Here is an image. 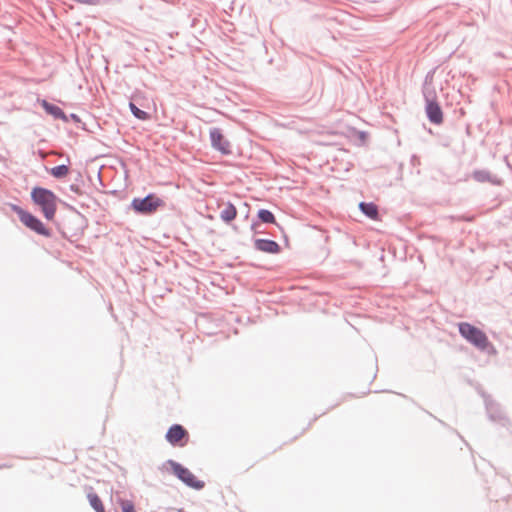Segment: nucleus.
Returning <instances> with one entry per match:
<instances>
[{"mask_svg": "<svg viewBox=\"0 0 512 512\" xmlns=\"http://www.w3.org/2000/svg\"><path fill=\"white\" fill-rule=\"evenodd\" d=\"M31 198L36 205L41 208V211L47 220H52L57 210V196L50 190L35 187L32 189Z\"/></svg>", "mask_w": 512, "mask_h": 512, "instance_id": "obj_1", "label": "nucleus"}, {"mask_svg": "<svg viewBox=\"0 0 512 512\" xmlns=\"http://www.w3.org/2000/svg\"><path fill=\"white\" fill-rule=\"evenodd\" d=\"M458 327L461 336L476 348L486 350L489 347H492L486 334L479 328L467 322L460 323Z\"/></svg>", "mask_w": 512, "mask_h": 512, "instance_id": "obj_2", "label": "nucleus"}, {"mask_svg": "<svg viewBox=\"0 0 512 512\" xmlns=\"http://www.w3.org/2000/svg\"><path fill=\"white\" fill-rule=\"evenodd\" d=\"M11 208L18 215L20 221L27 228L35 231L36 233H38L40 235L49 236V230L34 215H32L31 213L23 210L21 207H19L17 205H12Z\"/></svg>", "mask_w": 512, "mask_h": 512, "instance_id": "obj_3", "label": "nucleus"}, {"mask_svg": "<svg viewBox=\"0 0 512 512\" xmlns=\"http://www.w3.org/2000/svg\"><path fill=\"white\" fill-rule=\"evenodd\" d=\"M162 205L163 201L153 194H150L145 198H135L131 203L132 208L136 212L142 214L153 213Z\"/></svg>", "mask_w": 512, "mask_h": 512, "instance_id": "obj_4", "label": "nucleus"}, {"mask_svg": "<svg viewBox=\"0 0 512 512\" xmlns=\"http://www.w3.org/2000/svg\"><path fill=\"white\" fill-rule=\"evenodd\" d=\"M171 466L174 474L188 486L194 489H201L204 486V483L198 480L187 468L175 462H172Z\"/></svg>", "mask_w": 512, "mask_h": 512, "instance_id": "obj_5", "label": "nucleus"}, {"mask_svg": "<svg viewBox=\"0 0 512 512\" xmlns=\"http://www.w3.org/2000/svg\"><path fill=\"white\" fill-rule=\"evenodd\" d=\"M188 438V432L178 424L171 426L166 434L167 441L174 446H185Z\"/></svg>", "mask_w": 512, "mask_h": 512, "instance_id": "obj_6", "label": "nucleus"}, {"mask_svg": "<svg viewBox=\"0 0 512 512\" xmlns=\"http://www.w3.org/2000/svg\"><path fill=\"white\" fill-rule=\"evenodd\" d=\"M426 97V114L430 122L434 124H441L443 122V112L436 102L435 95L433 97Z\"/></svg>", "mask_w": 512, "mask_h": 512, "instance_id": "obj_7", "label": "nucleus"}, {"mask_svg": "<svg viewBox=\"0 0 512 512\" xmlns=\"http://www.w3.org/2000/svg\"><path fill=\"white\" fill-rule=\"evenodd\" d=\"M211 144L214 149L218 150L224 155L231 153V147L229 141L224 137L221 130L214 128L210 131Z\"/></svg>", "mask_w": 512, "mask_h": 512, "instance_id": "obj_8", "label": "nucleus"}, {"mask_svg": "<svg viewBox=\"0 0 512 512\" xmlns=\"http://www.w3.org/2000/svg\"><path fill=\"white\" fill-rule=\"evenodd\" d=\"M223 208L220 212V218L225 223L232 222L237 216V209L231 202L218 201V208Z\"/></svg>", "mask_w": 512, "mask_h": 512, "instance_id": "obj_9", "label": "nucleus"}, {"mask_svg": "<svg viewBox=\"0 0 512 512\" xmlns=\"http://www.w3.org/2000/svg\"><path fill=\"white\" fill-rule=\"evenodd\" d=\"M254 245L256 249L265 253L276 254L280 251L279 244L273 240L256 239Z\"/></svg>", "mask_w": 512, "mask_h": 512, "instance_id": "obj_10", "label": "nucleus"}, {"mask_svg": "<svg viewBox=\"0 0 512 512\" xmlns=\"http://www.w3.org/2000/svg\"><path fill=\"white\" fill-rule=\"evenodd\" d=\"M40 104L43 107V109L48 114L52 115L55 119L67 120L65 113L60 107L53 105L46 100H41Z\"/></svg>", "mask_w": 512, "mask_h": 512, "instance_id": "obj_11", "label": "nucleus"}, {"mask_svg": "<svg viewBox=\"0 0 512 512\" xmlns=\"http://www.w3.org/2000/svg\"><path fill=\"white\" fill-rule=\"evenodd\" d=\"M361 211L373 220L378 219V208L374 203L361 202L359 204Z\"/></svg>", "mask_w": 512, "mask_h": 512, "instance_id": "obj_12", "label": "nucleus"}, {"mask_svg": "<svg viewBox=\"0 0 512 512\" xmlns=\"http://www.w3.org/2000/svg\"><path fill=\"white\" fill-rule=\"evenodd\" d=\"M50 174L57 178H65L69 174V167L66 165H59L50 169Z\"/></svg>", "mask_w": 512, "mask_h": 512, "instance_id": "obj_13", "label": "nucleus"}, {"mask_svg": "<svg viewBox=\"0 0 512 512\" xmlns=\"http://www.w3.org/2000/svg\"><path fill=\"white\" fill-rule=\"evenodd\" d=\"M88 500L90 502V505L97 511V512H105L103 503L101 499L98 497L95 493H89L88 494Z\"/></svg>", "mask_w": 512, "mask_h": 512, "instance_id": "obj_14", "label": "nucleus"}, {"mask_svg": "<svg viewBox=\"0 0 512 512\" xmlns=\"http://www.w3.org/2000/svg\"><path fill=\"white\" fill-rule=\"evenodd\" d=\"M129 108L132 114L140 119V120H148L150 118L149 114L141 109H139L134 103L130 102Z\"/></svg>", "mask_w": 512, "mask_h": 512, "instance_id": "obj_15", "label": "nucleus"}, {"mask_svg": "<svg viewBox=\"0 0 512 512\" xmlns=\"http://www.w3.org/2000/svg\"><path fill=\"white\" fill-rule=\"evenodd\" d=\"M258 217L264 223H275V217L269 210L261 209Z\"/></svg>", "mask_w": 512, "mask_h": 512, "instance_id": "obj_16", "label": "nucleus"}, {"mask_svg": "<svg viewBox=\"0 0 512 512\" xmlns=\"http://www.w3.org/2000/svg\"><path fill=\"white\" fill-rule=\"evenodd\" d=\"M120 506H121L122 512H135L134 505L129 500H121Z\"/></svg>", "mask_w": 512, "mask_h": 512, "instance_id": "obj_17", "label": "nucleus"}, {"mask_svg": "<svg viewBox=\"0 0 512 512\" xmlns=\"http://www.w3.org/2000/svg\"><path fill=\"white\" fill-rule=\"evenodd\" d=\"M485 177H486V175L484 172L478 171V172L474 173V178L479 181H483L485 179Z\"/></svg>", "mask_w": 512, "mask_h": 512, "instance_id": "obj_18", "label": "nucleus"}, {"mask_svg": "<svg viewBox=\"0 0 512 512\" xmlns=\"http://www.w3.org/2000/svg\"><path fill=\"white\" fill-rule=\"evenodd\" d=\"M79 3L82 4H88V5H94L96 4V0H76Z\"/></svg>", "mask_w": 512, "mask_h": 512, "instance_id": "obj_19", "label": "nucleus"}]
</instances>
